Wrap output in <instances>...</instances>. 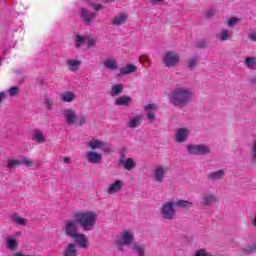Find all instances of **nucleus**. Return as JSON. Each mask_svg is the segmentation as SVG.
Instances as JSON below:
<instances>
[{"label":"nucleus","instance_id":"nucleus-1","mask_svg":"<svg viewBox=\"0 0 256 256\" xmlns=\"http://www.w3.org/2000/svg\"><path fill=\"white\" fill-rule=\"evenodd\" d=\"M99 215L95 211H78L73 214V218L80 224L84 231H93Z\"/></svg>","mask_w":256,"mask_h":256},{"label":"nucleus","instance_id":"nucleus-2","mask_svg":"<svg viewBox=\"0 0 256 256\" xmlns=\"http://www.w3.org/2000/svg\"><path fill=\"white\" fill-rule=\"evenodd\" d=\"M169 99L175 107H185L193 99V92L187 88H177L170 94Z\"/></svg>","mask_w":256,"mask_h":256},{"label":"nucleus","instance_id":"nucleus-3","mask_svg":"<svg viewBox=\"0 0 256 256\" xmlns=\"http://www.w3.org/2000/svg\"><path fill=\"white\" fill-rule=\"evenodd\" d=\"M160 215L162 219L167 221H173L177 217V211L175 210V200L164 203L160 208Z\"/></svg>","mask_w":256,"mask_h":256},{"label":"nucleus","instance_id":"nucleus-4","mask_svg":"<svg viewBox=\"0 0 256 256\" xmlns=\"http://www.w3.org/2000/svg\"><path fill=\"white\" fill-rule=\"evenodd\" d=\"M168 172L169 166L163 164L157 165L151 174V179L155 183H163V181H165V177H167Z\"/></svg>","mask_w":256,"mask_h":256},{"label":"nucleus","instance_id":"nucleus-5","mask_svg":"<svg viewBox=\"0 0 256 256\" xmlns=\"http://www.w3.org/2000/svg\"><path fill=\"white\" fill-rule=\"evenodd\" d=\"M135 239V234L133 230L127 229L120 233V237L116 238L115 244L121 249L125 245H131Z\"/></svg>","mask_w":256,"mask_h":256},{"label":"nucleus","instance_id":"nucleus-6","mask_svg":"<svg viewBox=\"0 0 256 256\" xmlns=\"http://www.w3.org/2000/svg\"><path fill=\"white\" fill-rule=\"evenodd\" d=\"M86 145L89 149H91V151H97L98 149H101L103 153H111V145L99 139L92 138L86 143Z\"/></svg>","mask_w":256,"mask_h":256},{"label":"nucleus","instance_id":"nucleus-7","mask_svg":"<svg viewBox=\"0 0 256 256\" xmlns=\"http://www.w3.org/2000/svg\"><path fill=\"white\" fill-rule=\"evenodd\" d=\"M63 233L67 237L73 239L79 233V222L74 218L73 220H68L62 227Z\"/></svg>","mask_w":256,"mask_h":256},{"label":"nucleus","instance_id":"nucleus-8","mask_svg":"<svg viewBox=\"0 0 256 256\" xmlns=\"http://www.w3.org/2000/svg\"><path fill=\"white\" fill-rule=\"evenodd\" d=\"M179 61H181V57L179 56V53L175 51H168L164 54L163 63L165 67H177Z\"/></svg>","mask_w":256,"mask_h":256},{"label":"nucleus","instance_id":"nucleus-9","mask_svg":"<svg viewBox=\"0 0 256 256\" xmlns=\"http://www.w3.org/2000/svg\"><path fill=\"white\" fill-rule=\"evenodd\" d=\"M23 235V232L16 231L14 234L6 237L5 245L8 251H17L19 249V237Z\"/></svg>","mask_w":256,"mask_h":256},{"label":"nucleus","instance_id":"nucleus-10","mask_svg":"<svg viewBox=\"0 0 256 256\" xmlns=\"http://www.w3.org/2000/svg\"><path fill=\"white\" fill-rule=\"evenodd\" d=\"M187 151L190 155H207L210 149L205 144H188Z\"/></svg>","mask_w":256,"mask_h":256},{"label":"nucleus","instance_id":"nucleus-11","mask_svg":"<svg viewBox=\"0 0 256 256\" xmlns=\"http://www.w3.org/2000/svg\"><path fill=\"white\" fill-rule=\"evenodd\" d=\"M62 115L68 125H76L77 119H79V116H77V111L71 108H66L63 110Z\"/></svg>","mask_w":256,"mask_h":256},{"label":"nucleus","instance_id":"nucleus-12","mask_svg":"<svg viewBox=\"0 0 256 256\" xmlns=\"http://www.w3.org/2000/svg\"><path fill=\"white\" fill-rule=\"evenodd\" d=\"M125 186V182L123 180H115L110 183L106 189V193L108 195H117V193H121L123 191V187Z\"/></svg>","mask_w":256,"mask_h":256},{"label":"nucleus","instance_id":"nucleus-13","mask_svg":"<svg viewBox=\"0 0 256 256\" xmlns=\"http://www.w3.org/2000/svg\"><path fill=\"white\" fill-rule=\"evenodd\" d=\"M86 160L88 163H92L93 165H99L103 163V154L91 150L85 153Z\"/></svg>","mask_w":256,"mask_h":256},{"label":"nucleus","instance_id":"nucleus-14","mask_svg":"<svg viewBox=\"0 0 256 256\" xmlns=\"http://www.w3.org/2000/svg\"><path fill=\"white\" fill-rule=\"evenodd\" d=\"M215 203H217V196L210 192L204 193L200 200L201 207H211V205H215Z\"/></svg>","mask_w":256,"mask_h":256},{"label":"nucleus","instance_id":"nucleus-15","mask_svg":"<svg viewBox=\"0 0 256 256\" xmlns=\"http://www.w3.org/2000/svg\"><path fill=\"white\" fill-rule=\"evenodd\" d=\"M189 135H191L189 128H179L176 130L175 141L177 143H185V140L189 139Z\"/></svg>","mask_w":256,"mask_h":256},{"label":"nucleus","instance_id":"nucleus-16","mask_svg":"<svg viewBox=\"0 0 256 256\" xmlns=\"http://www.w3.org/2000/svg\"><path fill=\"white\" fill-rule=\"evenodd\" d=\"M32 141L38 145H43V143H47V134L39 129H35L32 132Z\"/></svg>","mask_w":256,"mask_h":256},{"label":"nucleus","instance_id":"nucleus-17","mask_svg":"<svg viewBox=\"0 0 256 256\" xmlns=\"http://www.w3.org/2000/svg\"><path fill=\"white\" fill-rule=\"evenodd\" d=\"M72 239L82 249H87L89 247V239L87 238V235H85V234H81L78 232L75 236L72 237Z\"/></svg>","mask_w":256,"mask_h":256},{"label":"nucleus","instance_id":"nucleus-18","mask_svg":"<svg viewBox=\"0 0 256 256\" xmlns=\"http://www.w3.org/2000/svg\"><path fill=\"white\" fill-rule=\"evenodd\" d=\"M216 39L218 41H231L233 39V31L229 30L227 28H222L217 34H216Z\"/></svg>","mask_w":256,"mask_h":256},{"label":"nucleus","instance_id":"nucleus-19","mask_svg":"<svg viewBox=\"0 0 256 256\" xmlns=\"http://www.w3.org/2000/svg\"><path fill=\"white\" fill-rule=\"evenodd\" d=\"M119 165L123 167L126 171H133L137 167V162L133 158H121L119 160Z\"/></svg>","mask_w":256,"mask_h":256},{"label":"nucleus","instance_id":"nucleus-20","mask_svg":"<svg viewBox=\"0 0 256 256\" xmlns=\"http://www.w3.org/2000/svg\"><path fill=\"white\" fill-rule=\"evenodd\" d=\"M138 67L135 64H126L124 67L120 68L118 77H125V75H133L137 73Z\"/></svg>","mask_w":256,"mask_h":256},{"label":"nucleus","instance_id":"nucleus-21","mask_svg":"<svg viewBox=\"0 0 256 256\" xmlns=\"http://www.w3.org/2000/svg\"><path fill=\"white\" fill-rule=\"evenodd\" d=\"M127 19H129L127 13H120L112 19L111 25H114V27H120V25H125L127 23Z\"/></svg>","mask_w":256,"mask_h":256},{"label":"nucleus","instance_id":"nucleus-22","mask_svg":"<svg viewBox=\"0 0 256 256\" xmlns=\"http://www.w3.org/2000/svg\"><path fill=\"white\" fill-rule=\"evenodd\" d=\"M133 103V99L127 95L118 97L114 104L118 107H129Z\"/></svg>","mask_w":256,"mask_h":256},{"label":"nucleus","instance_id":"nucleus-23","mask_svg":"<svg viewBox=\"0 0 256 256\" xmlns=\"http://www.w3.org/2000/svg\"><path fill=\"white\" fill-rule=\"evenodd\" d=\"M60 99L63 103H73L77 99V94L73 91H65L60 94Z\"/></svg>","mask_w":256,"mask_h":256},{"label":"nucleus","instance_id":"nucleus-24","mask_svg":"<svg viewBox=\"0 0 256 256\" xmlns=\"http://www.w3.org/2000/svg\"><path fill=\"white\" fill-rule=\"evenodd\" d=\"M103 67L105 69H109L110 71H117L119 69V64L117 63V60L114 58H108L102 62Z\"/></svg>","mask_w":256,"mask_h":256},{"label":"nucleus","instance_id":"nucleus-25","mask_svg":"<svg viewBox=\"0 0 256 256\" xmlns=\"http://www.w3.org/2000/svg\"><path fill=\"white\" fill-rule=\"evenodd\" d=\"M157 109V104H148L145 106L147 119H149V121H155V111H157Z\"/></svg>","mask_w":256,"mask_h":256},{"label":"nucleus","instance_id":"nucleus-26","mask_svg":"<svg viewBox=\"0 0 256 256\" xmlns=\"http://www.w3.org/2000/svg\"><path fill=\"white\" fill-rule=\"evenodd\" d=\"M80 17L86 21V23H90L95 17V13L89 12V10L82 8L80 10Z\"/></svg>","mask_w":256,"mask_h":256},{"label":"nucleus","instance_id":"nucleus-27","mask_svg":"<svg viewBox=\"0 0 256 256\" xmlns=\"http://www.w3.org/2000/svg\"><path fill=\"white\" fill-rule=\"evenodd\" d=\"M132 250L137 256H145V244L135 242L132 245Z\"/></svg>","mask_w":256,"mask_h":256},{"label":"nucleus","instance_id":"nucleus-28","mask_svg":"<svg viewBox=\"0 0 256 256\" xmlns=\"http://www.w3.org/2000/svg\"><path fill=\"white\" fill-rule=\"evenodd\" d=\"M223 177H225V171L223 170H218L208 174V179H210V181H221Z\"/></svg>","mask_w":256,"mask_h":256},{"label":"nucleus","instance_id":"nucleus-29","mask_svg":"<svg viewBox=\"0 0 256 256\" xmlns=\"http://www.w3.org/2000/svg\"><path fill=\"white\" fill-rule=\"evenodd\" d=\"M67 65L70 71H73V72L78 71L79 67H81V60L70 59L68 60Z\"/></svg>","mask_w":256,"mask_h":256},{"label":"nucleus","instance_id":"nucleus-30","mask_svg":"<svg viewBox=\"0 0 256 256\" xmlns=\"http://www.w3.org/2000/svg\"><path fill=\"white\" fill-rule=\"evenodd\" d=\"M123 93V84H116L111 86L110 95L111 97H117V95H121Z\"/></svg>","mask_w":256,"mask_h":256},{"label":"nucleus","instance_id":"nucleus-31","mask_svg":"<svg viewBox=\"0 0 256 256\" xmlns=\"http://www.w3.org/2000/svg\"><path fill=\"white\" fill-rule=\"evenodd\" d=\"M174 205L181 209H189V207H193V202H189L187 200H174Z\"/></svg>","mask_w":256,"mask_h":256},{"label":"nucleus","instance_id":"nucleus-32","mask_svg":"<svg viewBox=\"0 0 256 256\" xmlns=\"http://www.w3.org/2000/svg\"><path fill=\"white\" fill-rule=\"evenodd\" d=\"M64 256H77V245L68 244L64 251Z\"/></svg>","mask_w":256,"mask_h":256},{"label":"nucleus","instance_id":"nucleus-33","mask_svg":"<svg viewBox=\"0 0 256 256\" xmlns=\"http://www.w3.org/2000/svg\"><path fill=\"white\" fill-rule=\"evenodd\" d=\"M139 63H141L143 67H146V69H149V67H151V57L147 54L141 55L139 57Z\"/></svg>","mask_w":256,"mask_h":256},{"label":"nucleus","instance_id":"nucleus-34","mask_svg":"<svg viewBox=\"0 0 256 256\" xmlns=\"http://www.w3.org/2000/svg\"><path fill=\"white\" fill-rule=\"evenodd\" d=\"M141 121H142L141 116L139 115L134 116L128 122V127H131L132 129H134L135 127H139V125H141Z\"/></svg>","mask_w":256,"mask_h":256},{"label":"nucleus","instance_id":"nucleus-35","mask_svg":"<svg viewBox=\"0 0 256 256\" xmlns=\"http://www.w3.org/2000/svg\"><path fill=\"white\" fill-rule=\"evenodd\" d=\"M6 167L8 169H13V167H21V160L15 158H9L6 162Z\"/></svg>","mask_w":256,"mask_h":256},{"label":"nucleus","instance_id":"nucleus-36","mask_svg":"<svg viewBox=\"0 0 256 256\" xmlns=\"http://www.w3.org/2000/svg\"><path fill=\"white\" fill-rule=\"evenodd\" d=\"M12 221L13 223H16V225H22V226L27 225V219L19 216L18 214L12 215Z\"/></svg>","mask_w":256,"mask_h":256},{"label":"nucleus","instance_id":"nucleus-37","mask_svg":"<svg viewBox=\"0 0 256 256\" xmlns=\"http://www.w3.org/2000/svg\"><path fill=\"white\" fill-rule=\"evenodd\" d=\"M244 65H246L247 69H256V58L247 57L244 61Z\"/></svg>","mask_w":256,"mask_h":256},{"label":"nucleus","instance_id":"nucleus-38","mask_svg":"<svg viewBox=\"0 0 256 256\" xmlns=\"http://www.w3.org/2000/svg\"><path fill=\"white\" fill-rule=\"evenodd\" d=\"M250 157L252 161H256V135L254 136L252 146L250 148Z\"/></svg>","mask_w":256,"mask_h":256},{"label":"nucleus","instance_id":"nucleus-39","mask_svg":"<svg viewBox=\"0 0 256 256\" xmlns=\"http://www.w3.org/2000/svg\"><path fill=\"white\" fill-rule=\"evenodd\" d=\"M238 23H241V19L232 17V18L228 19L227 27L232 29L233 27H235V25H238Z\"/></svg>","mask_w":256,"mask_h":256},{"label":"nucleus","instance_id":"nucleus-40","mask_svg":"<svg viewBox=\"0 0 256 256\" xmlns=\"http://www.w3.org/2000/svg\"><path fill=\"white\" fill-rule=\"evenodd\" d=\"M199 63V59L197 58H191L190 60L187 61V68L188 69H195Z\"/></svg>","mask_w":256,"mask_h":256},{"label":"nucleus","instance_id":"nucleus-41","mask_svg":"<svg viewBox=\"0 0 256 256\" xmlns=\"http://www.w3.org/2000/svg\"><path fill=\"white\" fill-rule=\"evenodd\" d=\"M76 47H81L83 45H86V36H76Z\"/></svg>","mask_w":256,"mask_h":256},{"label":"nucleus","instance_id":"nucleus-42","mask_svg":"<svg viewBox=\"0 0 256 256\" xmlns=\"http://www.w3.org/2000/svg\"><path fill=\"white\" fill-rule=\"evenodd\" d=\"M44 105H45L46 109H48L49 111H52V109H54V107H55V103L53 102L52 99H49V98H47L44 101Z\"/></svg>","mask_w":256,"mask_h":256},{"label":"nucleus","instance_id":"nucleus-43","mask_svg":"<svg viewBox=\"0 0 256 256\" xmlns=\"http://www.w3.org/2000/svg\"><path fill=\"white\" fill-rule=\"evenodd\" d=\"M216 13L217 10L215 8H209L205 11V17H207V19H211V17H214Z\"/></svg>","mask_w":256,"mask_h":256},{"label":"nucleus","instance_id":"nucleus-44","mask_svg":"<svg viewBox=\"0 0 256 256\" xmlns=\"http://www.w3.org/2000/svg\"><path fill=\"white\" fill-rule=\"evenodd\" d=\"M95 43H97V40L94 37L86 36V45L88 47H95Z\"/></svg>","mask_w":256,"mask_h":256},{"label":"nucleus","instance_id":"nucleus-45","mask_svg":"<svg viewBox=\"0 0 256 256\" xmlns=\"http://www.w3.org/2000/svg\"><path fill=\"white\" fill-rule=\"evenodd\" d=\"M21 161V165H25L26 167H33L34 163L33 160H31L30 158H22Z\"/></svg>","mask_w":256,"mask_h":256},{"label":"nucleus","instance_id":"nucleus-46","mask_svg":"<svg viewBox=\"0 0 256 256\" xmlns=\"http://www.w3.org/2000/svg\"><path fill=\"white\" fill-rule=\"evenodd\" d=\"M88 7H90V9H94V11H101V9H103L101 4H93L91 2H88Z\"/></svg>","mask_w":256,"mask_h":256},{"label":"nucleus","instance_id":"nucleus-47","mask_svg":"<svg viewBox=\"0 0 256 256\" xmlns=\"http://www.w3.org/2000/svg\"><path fill=\"white\" fill-rule=\"evenodd\" d=\"M19 94V88L17 87H12L9 89V95L10 97H15V95Z\"/></svg>","mask_w":256,"mask_h":256},{"label":"nucleus","instance_id":"nucleus-48","mask_svg":"<svg viewBox=\"0 0 256 256\" xmlns=\"http://www.w3.org/2000/svg\"><path fill=\"white\" fill-rule=\"evenodd\" d=\"M243 251H245V253H253V251H256V245L246 246L243 248Z\"/></svg>","mask_w":256,"mask_h":256},{"label":"nucleus","instance_id":"nucleus-49","mask_svg":"<svg viewBox=\"0 0 256 256\" xmlns=\"http://www.w3.org/2000/svg\"><path fill=\"white\" fill-rule=\"evenodd\" d=\"M85 121H87V118H85L84 116H82V117H80V119H79L78 122H77V120H76V124H74V125H79V126L85 125Z\"/></svg>","mask_w":256,"mask_h":256},{"label":"nucleus","instance_id":"nucleus-50","mask_svg":"<svg viewBox=\"0 0 256 256\" xmlns=\"http://www.w3.org/2000/svg\"><path fill=\"white\" fill-rule=\"evenodd\" d=\"M248 38L250 41H256V30L252 31L249 35Z\"/></svg>","mask_w":256,"mask_h":256},{"label":"nucleus","instance_id":"nucleus-51","mask_svg":"<svg viewBox=\"0 0 256 256\" xmlns=\"http://www.w3.org/2000/svg\"><path fill=\"white\" fill-rule=\"evenodd\" d=\"M165 0H150V3L152 5H159V3H164Z\"/></svg>","mask_w":256,"mask_h":256},{"label":"nucleus","instance_id":"nucleus-52","mask_svg":"<svg viewBox=\"0 0 256 256\" xmlns=\"http://www.w3.org/2000/svg\"><path fill=\"white\" fill-rule=\"evenodd\" d=\"M62 161H63V163H66V165H70V163H71V158H69V157H64V158L62 159Z\"/></svg>","mask_w":256,"mask_h":256},{"label":"nucleus","instance_id":"nucleus-53","mask_svg":"<svg viewBox=\"0 0 256 256\" xmlns=\"http://www.w3.org/2000/svg\"><path fill=\"white\" fill-rule=\"evenodd\" d=\"M7 97V94L5 92L0 93V101H3Z\"/></svg>","mask_w":256,"mask_h":256},{"label":"nucleus","instance_id":"nucleus-54","mask_svg":"<svg viewBox=\"0 0 256 256\" xmlns=\"http://www.w3.org/2000/svg\"><path fill=\"white\" fill-rule=\"evenodd\" d=\"M250 82L256 84V75L253 78H251Z\"/></svg>","mask_w":256,"mask_h":256}]
</instances>
